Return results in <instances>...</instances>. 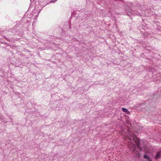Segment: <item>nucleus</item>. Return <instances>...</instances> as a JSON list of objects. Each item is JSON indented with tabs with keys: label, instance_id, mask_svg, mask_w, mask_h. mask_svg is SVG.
I'll list each match as a JSON object with an SVG mask.
<instances>
[{
	"label": "nucleus",
	"instance_id": "obj_2",
	"mask_svg": "<svg viewBox=\"0 0 161 161\" xmlns=\"http://www.w3.org/2000/svg\"><path fill=\"white\" fill-rule=\"evenodd\" d=\"M161 156V152H157V155L155 156L156 159L159 158Z\"/></svg>",
	"mask_w": 161,
	"mask_h": 161
},
{
	"label": "nucleus",
	"instance_id": "obj_1",
	"mask_svg": "<svg viewBox=\"0 0 161 161\" xmlns=\"http://www.w3.org/2000/svg\"><path fill=\"white\" fill-rule=\"evenodd\" d=\"M125 135L127 136L130 140L128 141L129 147L133 148V152L135 153V148L136 147L139 148V139L135 137L132 132H128L127 133H125Z\"/></svg>",
	"mask_w": 161,
	"mask_h": 161
},
{
	"label": "nucleus",
	"instance_id": "obj_5",
	"mask_svg": "<svg viewBox=\"0 0 161 161\" xmlns=\"http://www.w3.org/2000/svg\"><path fill=\"white\" fill-rule=\"evenodd\" d=\"M137 156H138V157H139V156H140V155H139V154H138Z\"/></svg>",
	"mask_w": 161,
	"mask_h": 161
},
{
	"label": "nucleus",
	"instance_id": "obj_4",
	"mask_svg": "<svg viewBox=\"0 0 161 161\" xmlns=\"http://www.w3.org/2000/svg\"><path fill=\"white\" fill-rule=\"evenodd\" d=\"M143 157L144 158H147L148 161H152V160H151L150 158L147 155H144L143 156Z\"/></svg>",
	"mask_w": 161,
	"mask_h": 161
},
{
	"label": "nucleus",
	"instance_id": "obj_3",
	"mask_svg": "<svg viewBox=\"0 0 161 161\" xmlns=\"http://www.w3.org/2000/svg\"><path fill=\"white\" fill-rule=\"evenodd\" d=\"M122 110L124 112L126 113L127 114H128L130 113L129 111L126 108H122Z\"/></svg>",
	"mask_w": 161,
	"mask_h": 161
}]
</instances>
